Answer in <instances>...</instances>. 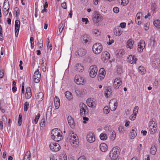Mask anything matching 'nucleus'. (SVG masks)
Listing matches in <instances>:
<instances>
[{
  "label": "nucleus",
  "mask_w": 160,
  "mask_h": 160,
  "mask_svg": "<svg viewBox=\"0 0 160 160\" xmlns=\"http://www.w3.org/2000/svg\"><path fill=\"white\" fill-rule=\"evenodd\" d=\"M61 132L58 129H52L51 132V138L56 142H59L62 139L63 137L61 134Z\"/></svg>",
  "instance_id": "obj_1"
},
{
  "label": "nucleus",
  "mask_w": 160,
  "mask_h": 160,
  "mask_svg": "<svg viewBox=\"0 0 160 160\" xmlns=\"http://www.w3.org/2000/svg\"><path fill=\"white\" fill-rule=\"evenodd\" d=\"M120 151V148L118 147H114L110 151L109 156L112 159H117L118 157Z\"/></svg>",
  "instance_id": "obj_2"
},
{
  "label": "nucleus",
  "mask_w": 160,
  "mask_h": 160,
  "mask_svg": "<svg viewBox=\"0 0 160 160\" xmlns=\"http://www.w3.org/2000/svg\"><path fill=\"white\" fill-rule=\"evenodd\" d=\"M79 107L80 108V114L81 116H86L88 114V110L86 105L83 103L81 102L79 104Z\"/></svg>",
  "instance_id": "obj_3"
},
{
  "label": "nucleus",
  "mask_w": 160,
  "mask_h": 160,
  "mask_svg": "<svg viewBox=\"0 0 160 160\" xmlns=\"http://www.w3.org/2000/svg\"><path fill=\"white\" fill-rule=\"evenodd\" d=\"M93 52L96 54H99L102 50V46L99 43H96L93 45L92 48Z\"/></svg>",
  "instance_id": "obj_4"
},
{
  "label": "nucleus",
  "mask_w": 160,
  "mask_h": 160,
  "mask_svg": "<svg viewBox=\"0 0 160 160\" xmlns=\"http://www.w3.org/2000/svg\"><path fill=\"white\" fill-rule=\"evenodd\" d=\"M90 70L89 75L92 78H94L98 72V69L96 65H93L91 66L89 68Z\"/></svg>",
  "instance_id": "obj_5"
},
{
  "label": "nucleus",
  "mask_w": 160,
  "mask_h": 160,
  "mask_svg": "<svg viewBox=\"0 0 160 160\" xmlns=\"http://www.w3.org/2000/svg\"><path fill=\"white\" fill-rule=\"evenodd\" d=\"M9 4L8 2L6 0H5L3 6V13L4 15H7L9 12Z\"/></svg>",
  "instance_id": "obj_6"
},
{
  "label": "nucleus",
  "mask_w": 160,
  "mask_h": 160,
  "mask_svg": "<svg viewBox=\"0 0 160 160\" xmlns=\"http://www.w3.org/2000/svg\"><path fill=\"white\" fill-rule=\"evenodd\" d=\"M74 81L78 85L84 84L85 83V81L84 78L81 76H76L74 78Z\"/></svg>",
  "instance_id": "obj_7"
},
{
  "label": "nucleus",
  "mask_w": 160,
  "mask_h": 160,
  "mask_svg": "<svg viewBox=\"0 0 160 160\" xmlns=\"http://www.w3.org/2000/svg\"><path fill=\"white\" fill-rule=\"evenodd\" d=\"M49 147L51 150L54 152L58 151L60 149L59 145L56 143L50 144Z\"/></svg>",
  "instance_id": "obj_8"
},
{
  "label": "nucleus",
  "mask_w": 160,
  "mask_h": 160,
  "mask_svg": "<svg viewBox=\"0 0 160 160\" xmlns=\"http://www.w3.org/2000/svg\"><path fill=\"white\" fill-rule=\"evenodd\" d=\"M87 53V50L85 48H79L75 52L76 55H78L80 57H82L85 55Z\"/></svg>",
  "instance_id": "obj_9"
},
{
  "label": "nucleus",
  "mask_w": 160,
  "mask_h": 160,
  "mask_svg": "<svg viewBox=\"0 0 160 160\" xmlns=\"http://www.w3.org/2000/svg\"><path fill=\"white\" fill-rule=\"evenodd\" d=\"M20 21L18 20H16L15 23V36L16 37H17L18 36L20 27Z\"/></svg>",
  "instance_id": "obj_10"
},
{
  "label": "nucleus",
  "mask_w": 160,
  "mask_h": 160,
  "mask_svg": "<svg viewBox=\"0 0 160 160\" xmlns=\"http://www.w3.org/2000/svg\"><path fill=\"white\" fill-rule=\"evenodd\" d=\"M92 19L94 23H98L101 18V15L97 12H94Z\"/></svg>",
  "instance_id": "obj_11"
},
{
  "label": "nucleus",
  "mask_w": 160,
  "mask_h": 160,
  "mask_svg": "<svg viewBox=\"0 0 160 160\" xmlns=\"http://www.w3.org/2000/svg\"><path fill=\"white\" fill-rule=\"evenodd\" d=\"M87 138L89 142L90 143L93 142L95 140L94 133L92 132H89L87 135Z\"/></svg>",
  "instance_id": "obj_12"
},
{
  "label": "nucleus",
  "mask_w": 160,
  "mask_h": 160,
  "mask_svg": "<svg viewBox=\"0 0 160 160\" xmlns=\"http://www.w3.org/2000/svg\"><path fill=\"white\" fill-rule=\"evenodd\" d=\"M149 129H152V128H157V123L156 122V120L155 119L152 118L150 119L149 122Z\"/></svg>",
  "instance_id": "obj_13"
},
{
  "label": "nucleus",
  "mask_w": 160,
  "mask_h": 160,
  "mask_svg": "<svg viewBox=\"0 0 160 160\" xmlns=\"http://www.w3.org/2000/svg\"><path fill=\"white\" fill-rule=\"evenodd\" d=\"M145 41L144 40H140L138 44V51L140 52H142L145 47Z\"/></svg>",
  "instance_id": "obj_14"
},
{
  "label": "nucleus",
  "mask_w": 160,
  "mask_h": 160,
  "mask_svg": "<svg viewBox=\"0 0 160 160\" xmlns=\"http://www.w3.org/2000/svg\"><path fill=\"white\" fill-rule=\"evenodd\" d=\"M122 83V81L120 78H116L113 82V86L114 88L118 89Z\"/></svg>",
  "instance_id": "obj_15"
},
{
  "label": "nucleus",
  "mask_w": 160,
  "mask_h": 160,
  "mask_svg": "<svg viewBox=\"0 0 160 160\" xmlns=\"http://www.w3.org/2000/svg\"><path fill=\"white\" fill-rule=\"evenodd\" d=\"M84 89L81 88H77L75 89V92L76 95L78 97H81L85 94Z\"/></svg>",
  "instance_id": "obj_16"
},
{
  "label": "nucleus",
  "mask_w": 160,
  "mask_h": 160,
  "mask_svg": "<svg viewBox=\"0 0 160 160\" xmlns=\"http://www.w3.org/2000/svg\"><path fill=\"white\" fill-rule=\"evenodd\" d=\"M110 58L109 53L107 51L103 52L101 55V58L103 61L108 60Z\"/></svg>",
  "instance_id": "obj_17"
},
{
  "label": "nucleus",
  "mask_w": 160,
  "mask_h": 160,
  "mask_svg": "<svg viewBox=\"0 0 160 160\" xmlns=\"http://www.w3.org/2000/svg\"><path fill=\"white\" fill-rule=\"evenodd\" d=\"M68 123L72 128H73L75 126V123L74 119L71 116H68Z\"/></svg>",
  "instance_id": "obj_18"
},
{
  "label": "nucleus",
  "mask_w": 160,
  "mask_h": 160,
  "mask_svg": "<svg viewBox=\"0 0 160 160\" xmlns=\"http://www.w3.org/2000/svg\"><path fill=\"white\" fill-rule=\"evenodd\" d=\"M81 40L82 41H84V43L86 44L91 41V38L89 35L87 34H84L82 37Z\"/></svg>",
  "instance_id": "obj_19"
},
{
  "label": "nucleus",
  "mask_w": 160,
  "mask_h": 160,
  "mask_svg": "<svg viewBox=\"0 0 160 160\" xmlns=\"http://www.w3.org/2000/svg\"><path fill=\"white\" fill-rule=\"evenodd\" d=\"M137 129L135 128H132L131 132L129 134V136L131 139H134L136 136L137 133Z\"/></svg>",
  "instance_id": "obj_20"
},
{
  "label": "nucleus",
  "mask_w": 160,
  "mask_h": 160,
  "mask_svg": "<svg viewBox=\"0 0 160 160\" xmlns=\"http://www.w3.org/2000/svg\"><path fill=\"white\" fill-rule=\"evenodd\" d=\"M112 93L111 88L110 87H106L105 88V96L108 98L110 96Z\"/></svg>",
  "instance_id": "obj_21"
},
{
  "label": "nucleus",
  "mask_w": 160,
  "mask_h": 160,
  "mask_svg": "<svg viewBox=\"0 0 160 160\" xmlns=\"http://www.w3.org/2000/svg\"><path fill=\"white\" fill-rule=\"evenodd\" d=\"M75 69L77 71L82 72L84 69V68L81 64L77 63L76 64Z\"/></svg>",
  "instance_id": "obj_22"
},
{
  "label": "nucleus",
  "mask_w": 160,
  "mask_h": 160,
  "mask_svg": "<svg viewBox=\"0 0 160 160\" xmlns=\"http://www.w3.org/2000/svg\"><path fill=\"white\" fill-rule=\"evenodd\" d=\"M87 103L88 106L90 107H95L96 106L95 103L91 98L88 99L87 100Z\"/></svg>",
  "instance_id": "obj_23"
},
{
  "label": "nucleus",
  "mask_w": 160,
  "mask_h": 160,
  "mask_svg": "<svg viewBox=\"0 0 160 160\" xmlns=\"http://www.w3.org/2000/svg\"><path fill=\"white\" fill-rule=\"evenodd\" d=\"M142 13L141 12H138L137 13L136 18L135 22L138 25H140L141 23V21H138V20H140V17L142 16Z\"/></svg>",
  "instance_id": "obj_24"
},
{
  "label": "nucleus",
  "mask_w": 160,
  "mask_h": 160,
  "mask_svg": "<svg viewBox=\"0 0 160 160\" xmlns=\"http://www.w3.org/2000/svg\"><path fill=\"white\" fill-rule=\"evenodd\" d=\"M54 102L55 107L56 109H58L60 105V101L59 99L56 96L54 99Z\"/></svg>",
  "instance_id": "obj_25"
},
{
  "label": "nucleus",
  "mask_w": 160,
  "mask_h": 160,
  "mask_svg": "<svg viewBox=\"0 0 160 160\" xmlns=\"http://www.w3.org/2000/svg\"><path fill=\"white\" fill-rule=\"evenodd\" d=\"M99 147L101 151L103 152H106L108 149V146L105 143H102L100 145Z\"/></svg>",
  "instance_id": "obj_26"
},
{
  "label": "nucleus",
  "mask_w": 160,
  "mask_h": 160,
  "mask_svg": "<svg viewBox=\"0 0 160 160\" xmlns=\"http://www.w3.org/2000/svg\"><path fill=\"white\" fill-rule=\"evenodd\" d=\"M134 42L133 40L131 39L128 40L127 42L126 47L131 49L133 47Z\"/></svg>",
  "instance_id": "obj_27"
},
{
  "label": "nucleus",
  "mask_w": 160,
  "mask_h": 160,
  "mask_svg": "<svg viewBox=\"0 0 160 160\" xmlns=\"http://www.w3.org/2000/svg\"><path fill=\"white\" fill-rule=\"evenodd\" d=\"M37 96L38 102H41L43 99V94L42 92H40L37 94Z\"/></svg>",
  "instance_id": "obj_28"
},
{
  "label": "nucleus",
  "mask_w": 160,
  "mask_h": 160,
  "mask_svg": "<svg viewBox=\"0 0 160 160\" xmlns=\"http://www.w3.org/2000/svg\"><path fill=\"white\" fill-rule=\"evenodd\" d=\"M65 96L66 98L69 100H70L72 98V93L69 91H66L65 93Z\"/></svg>",
  "instance_id": "obj_29"
},
{
  "label": "nucleus",
  "mask_w": 160,
  "mask_h": 160,
  "mask_svg": "<svg viewBox=\"0 0 160 160\" xmlns=\"http://www.w3.org/2000/svg\"><path fill=\"white\" fill-rule=\"evenodd\" d=\"M139 72L141 74L143 75L146 72V69L142 66H140L138 68Z\"/></svg>",
  "instance_id": "obj_30"
},
{
  "label": "nucleus",
  "mask_w": 160,
  "mask_h": 160,
  "mask_svg": "<svg viewBox=\"0 0 160 160\" xmlns=\"http://www.w3.org/2000/svg\"><path fill=\"white\" fill-rule=\"evenodd\" d=\"M157 150L156 148L154 146H152L150 149V152L152 155H154L156 153Z\"/></svg>",
  "instance_id": "obj_31"
},
{
  "label": "nucleus",
  "mask_w": 160,
  "mask_h": 160,
  "mask_svg": "<svg viewBox=\"0 0 160 160\" xmlns=\"http://www.w3.org/2000/svg\"><path fill=\"white\" fill-rule=\"evenodd\" d=\"M36 78L39 79L41 78V73L39 71L38 69H37L34 73L33 78Z\"/></svg>",
  "instance_id": "obj_32"
},
{
  "label": "nucleus",
  "mask_w": 160,
  "mask_h": 160,
  "mask_svg": "<svg viewBox=\"0 0 160 160\" xmlns=\"http://www.w3.org/2000/svg\"><path fill=\"white\" fill-rule=\"evenodd\" d=\"M64 23L63 22H62L59 25V30L60 33H61L64 27Z\"/></svg>",
  "instance_id": "obj_33"
},
{
  "label": "nucleus",
  "mask_w": 160,
  "mask_h": 160,
  "mask_svg": "<svg viewBox=\"0 0 160 160\" xmlns=\"http://www.w3.org/2000/svg\"><path fill=\"white\" fill-rule=\"evenodd\" d=\"M134 57L131 55H130L127 58V61L129 63L132 64L134 62Z\"/></svg>",
  "instance_id": "obj_34"
},
{
  "label": "nucleus",
  "mask_w": 160,
  "mask_h": 160,
  "mask_svg": "<svg viewBox=\"0 0 160 160\" xmlns=\"http://www.w3.org/2000/svg\"><path fill=\"white\" fill-rule=\"evenodd\" d=\"M125 52L123 50H121L119 51L117 54V57L119 58H121L123 55L125 54Z\"/></svg>",
  "instance_id": "obj_35"
},
{
  "label": "nucleus",
  "mask_w": 160,
  "mask_h": 160,
  "mask_svg": "<svg viewBox=\"0 0 160 160\" xmlns=\"http://www.w3.org/2000/svg\"><path fill=\"white\" fill-rule=\"evenodd\" d=\"M150 42L151 45L152 46H154L156 42L155 38L154 36H152L151 37L150 39Z\"/></svg>",
  "instance_id": "obj_36"
},
{
  "label": "nucleus",
  "mask_w": 160,
  "mask_h": 160,
  "mask_svg": "<svg viewBox=\"0 0 160 160\" xmlns=\"http://www.w3.org/2000/svg\"><path fill=\"white\" fill-rule=\"evenodd\" d=\"M117 74H120L122 73V67L121 65H118L117 66Z\"/></svg>",
  "instance_id": "obj_37"
},
{
  "label": "nucleus",
  "mask_w": 160,
  "mask_h": 160,
  "mask_svg": "<svg viewBox=\"0 0 160 160\" xmlns=\"http://www.w3.org/2000/svg\"><path fill=\"white\" fill-rule=\"evenodd\" d=\"M153 24L157 28H160V20H155L153 22Z\"/></svg>",
  "instance_id": "obj_38"
},
{
  "label": "nucleus",
  "mask_w": 160,
  "mask_h": 160,
  "mask_svg": "<svg viewBox=\"0 0 160 160\" xmlns=\"http://www.w3.org/2000/svg\"><path fill=\"white\" fill-rule=\"evenodd\" d=\"M49 43V39L48 38L47 39V46L48 48H49L50 51H51L52 49V46L51 44H50Z\"/></svg>",
  "instance_id": "obj_39"
},
{
  "label": "nucleus",
  "mask_w": 160,
  "mask_h": 160,
  "mask_svg": "<svg viewBox=\"0 0 160 160\" xmlns=\"http://www.w3.org/2000/svg\"><path fill=\"white\" fill-rule=\"evenodd\" d=\"M100 138L102 140H106L107 138V134L105 133H101L100 135Z\"/></svg>",
  "instance_id": "obj_40"
},
{
  "label": "nucleus",
  "mask_w": 160,
  "mask_h": 160,
  "mask_svg": "<svg viewBox=\"0 0 160 160\" xmlns=\"http://www.w3.org/2000/svg\"><path fill=\"white\" fill-rule=\"evenodd\" d=\"M99 72L100 75L105 76L106 74V72L104 68H101L99 71Z\"/></svg>",
  "instance_id": "obj_41"
},
{
  "label": "nucleus",
  "mask_w": 160,
  "mask_h": 160,
  "mask_svg": "<svg viewBox=\"0 0 160 160\" xmlns=\"http://www.w3.org/2000/svg\"><path fill=\"white\" fill-rule=\"evenodd\" d=\"M29 103L28 102H26L24 104V110L25 111H27L28 110Z\"/></svg>",
  "instance_id": "obj_42"
},
{
  "label": "nucleus",
  "mask_w": 160,
  "mask_h": 160,
  "mask_svg": "<svg viewBox=\"0 0 160 160\" xmlns=\"http://www.w3.org/2000/svg\"><path fill=\"white\" fill-rule=\"evenodd\" d=\"M103 112L105 114H108L109 112V110L108 109V107L107 106L104 107L103 109Z\"/></svg>",
  "instance_id": "obj_43"
},
{
  "label": "nucleus",
  "mask_w": 160,
  "mask_h": 160,
  "mask_svg": "<svg viewBox=\"0 0 160 160\" xmlns=\"http://www.w3.org/2000/svg\"><path fill=\"white\" fill-rule=\"evenodd\" d=\"M40 116V114L38 113V114L36 116L35 119L34 120V121L35 124L37 123L38 120Z\"/></svg>",
  "instance_id": "obj_44"
},
{
  "label": "nucleus",
  "mask_w": 160,
  "mask_h": 160,
  "mask_svg": "<svg viewBox=\"0 0 160 160\" xmlns=\"http://www.w3.org/2000/svg\"><path fill=\"white\" fill-rule=\"evenodd\" d=\"M158 128H152V129H149L150 133L151 134H154L157 131Z\"/></svg>",
  "instance_id": "obj_45"
},
{
  "label": "nucleus",
  "mask_w": 160,
  "mask_h": 160,
  "mask_svg": "<svg viewBox=\"0 0 160 160\" xmlns=\"http://www.w3.org/2000/svg\"><path fill=\"white\" fill-rule=\"evenodd\" d=\"M43 41L42 39L40 40V41H38V45L39 48H43Z\"/></svg>",
  "instance_id": "obj_46"
},
{
  "label": "nucleus",
  "mask_w": 160,
  "mask_h": 160,
  "mask_svg": "<svg viewBox=\"0 0 160 160\" xmlns=\"http://www.w3.org/2000/svg\"><path fill=\"white\" fill-rule=\"evenodd\" d=\"M15 15L16 17H18V13L19 12V10L18 8L16 7L14 8Z\"/></svg>",
  "instance_id": "obj_47"
},
{
  "label": "nucleus",
  "mask_w": 160,
  "mask_h": 160,
  "mask_svg": "<svg viewBox=\"0 0 160 160\" xmlns=\"http://www.w3.org/2000/svg\"><path fill=\"white\" fill-rule=\"evenodd\" d=\"M45 125V120L44 118H42L41 119L40 125L41 127H44Z\"/></svg>",
  "instance_id": "obj_48"
},
{
  "label": "nucleus",
  "mask_w": 160,
  "mask_h": 160,
  "mask_svg": "<svg viewBox=\"0 0 160 160\" xmlns=\"http://www.w3.org/2000/svg\"><path fill=\"white\" fill-rule=\"evenodd\" d=\"M22 115L21 114H19V117H18V125L19 126H21L22 124Z\"/></svg>",
  "instance_id": "obj_49"
},
{
  "label": "nucleus",
  "mask_w": 160,
  "mask_h": 160,
  "mask_svg": "<svg viewBox=\"0 0 160 160\" xmlns=\"http://www.w3.org/2000/svg\"><path fill=\"white\" fill-rule=\"evenodd\" d=\"M121 4L123 6L127 5L129 2V0H121Z\"/></svg>",
  "instance_id": "obj_50"
},
{
  "label": "nucleus",
  "mask_w": 160,
  "mask_h": 160,
  "mask_svg": "<svg viewBox=\"0 0 160 160\" xmlns=\"http://www.w3.org/2000/svg\"><path fill=\"white\" fill-rule=\"evenodd\" d=\"M60 160H67V157L66 154H62L61 155Z\"/></svg>",
  "instance_id": "obj_51"
},
{
  "label": "nucleus",
  "mask_w": 160,
  "mask_h": 160,
  "mask_svg": "<svg viewBox=\"0 0 160 160\" xmlns=\"http://www.w3.org/2000/svg\"><path fill=\"white\" fill-rule=\"evenodd\" d=\"M1 121L3 122L4 124H6L7 122V117L5 116H2Z\"/></svg>",
  "instance_id": "obj_52"
},
{
  "label": "nucleus",
  "mask_w": 160,
  "mask_h": 160,
  "mask_svg": "<svg viewBox=\"0 0 160 160\" xmlns=\"http://www.w3.org/2000/svg\"><path fill=\"white\" fill-rule=\"evenodd\" d=\"M138 106H136L133 110V113H134V114L137 115L138 111Z\"/></svg>",
  "instance_id": "obj_53"
},
{
  "label": "nucleus",
  "mask_w": 160,
  "mask_h": 160,
  "mask_svg": "<svg viewBox=\"0 0 160 160\" xmlns=\"http://www.w3.org/2000/svg\"><path fill=\"white\" fill-rule=\"evenodd\" d=\"M32 96V93H26L25 97L26 98L29 99Z\"/></svg>",
  "instance_id": "obj_54"
},
{
  "label": "nucleus",
  "mask_w": 160,
  "mask_h": 160,
  "mask_svg": "<svg viewBox=\"0 0 160 160\" xmlns=\"http://www.w3.org/2000/svg\"><path fill=\"white\" fill-rule=\"evenodd\" d=\"M23 160H30V152H29V155L28 156L26 154L24 156Z\"/></svg>",
  "instance_id": "obj_55"
},
{
  "label": "nucleus",
  "mask_w": 160,
  "mask_h": 160,
  "mask_svg": "<svg viewBox=\"0 0 160 160\" xmlns=\"http://www.w3.org/2000/svg\"><path fill=\"white\" fill-rule=\"evenodd\" d=\"M133 114H132L130 116L129 119L130 120H134L136 118L137 115L134 114V113Z\"/></svg>",
  "instance_id": "obj_56"
},
{
  "label": "nucleus",
  "mask_w": 160,
  "mask_h": 160,
  "mask_svg": "<svg viewBox=\"0 0 160 160\" xmlns=\"http://www.w3.org/2000/svg\"><path fill=\"white\" fill-rule=\"evenodd\" d=\"M113 11L114 12L117 13L119 11V9L118 7H116L113 8Z\"/></svg>",
  "instance_id": "obj_57"
},
{
  "label": "nucleus",
  "mask_w": 160,
  "mask_h": 160,
  "mask_svg": "<svg viewBox=\"0 0 160 160\" xmlns=\"http://www.w3.org/2000/svg\"><path fill=\"white\" fill-rule=\"evenodd\" d=\"M105 77V76H103L101 75H99L98 77V80L102 81Z\"/></svg>",
  "instance_id": "obj_58"
},
{
  "label": "nucleus",
  "mask_w": 160,
  "mask_h": 160,
  "mask_svg": "<svg viewBox=\"0 0 160 160\" xmlns=\"http://www.w3.org/2000/svg\"><path fill=\"white\" fill-rule=\"evenodd\" d=\"M118 130L119 132H123L124 130V128L122 126H120L118 128Z\"/></svg>",
  "instance_id": "obj_59"
},
{
  "label": "nucleus",
  "mask_w": 160,
  "mask_h": 160,
  "mask_svg": "<svg viewBox=\"0 0 160 160\" xmlns=\"http://www.w3.org/2000/svg\"><path fill=\"white\" fill-rule=\"evenodd\" d=\"M122 32L121 30H118L117 31L116 30V35L117 36H120Z\"/></svg>",
  "instance_id": "obj_60"
},
{
  "label": "nucleus",
  "mask_w": 160,
  "mask_h": 160,
  "mask_svg": "<svg viewBox=\"0 0 160 160\" xmlns=\"http://www.w3.org/2000/svg\"><path fill=\"white\" fill-rule=\"evenodd\" d=\"M79 143L78 140H77L76 141H72V144L75 147L76 146V145H77Z\"/></svg>",
  "instance_id": "obj_61"
},
{
  "label": "nucleus",
  "mask_w": 160,
  "mask_h": 160,
  "mask_svg": "<svg viewBox=\"0 0 160 160\" xmlns=\"http://www.w3.org/2000/svg\"><path fill=\"white\" fill-rule=\"evenodd\" d=\"M82 21L83 22H85V24H86L88 22H89L88 19L87 18H82Z\"/></svg>",
  "instance_id": "obj_62"
},
{
  "label": "nucleus",
  "mask_w": 160,
  "mask_h": 160,
  "mask_svg": "<svg viewBox=\"0 0 160 160\" xmlns=\"http://www.w3.org/2000/svg\"><path fill=\"white\" fill-rule=\"evenodd\" d=\"M61 6L62 8L64 9H66L67 8L66 3L65 2L62 3Z\"/></svg>",
  "instance_id": "obj_63"
},
{
  "label": "nucleus",
  "mask_w": 160,
  "mask_h": 160,
  "mask_svg": "<svg viewBox=\"0 0 160 160\" xmlns=\"http://www.w3.org/2000/svg\"><path fill=\"white\" fill-rule=\"evenodd\" d=\"M81 2L84 5H86L88 2V0H81Z\"/></svg>",
  "instance_id": "obj_64"
}]
</instances>
